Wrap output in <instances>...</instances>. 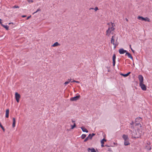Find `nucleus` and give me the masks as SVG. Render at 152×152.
<instances>
[{
    "mask_svg": "<svg viewBox=\"0 0 152 152\" xmlns=\"http://www.w3.org/2000/svg\"><path fill=\"white\" fill-rule=\"evenodd\" d=\"M110 25L108 29L106 31V35L107 36H109L110 34H113L114 32L115 29L114 27L115 26L114 24L112 23L108 24Z\"/></svg>",
    "mask_w": 152,
    "mask_h": 152,
    "instance_id": "1",
    "label": "nucleus"
},
{
    "mask_svg": "<svg viewBox=\"0 0 152 152\" xmlns=\"http://www.w3.org/2000/svg\"><path fill=\"white\" fill-rule=\"evenodd\" d=\"M130 136H131L132 138H139L140 137V135H137V133L135 130H133L132 131V130H130Z\"/></svg>",
    "mask_w": 152,
    "mask_h": 152,
    "instance_id": "2",
    "label": "nucleus"
},
{
    "mask_svg": "<svg viewBox=\"0 0 152 152\" xmlns=\"http://www.w3.org/2000/svg\"><path fill=\"white\" fill-rule=\"evenodd\" d=\"M118 37H115L113 36L112 37L111 39V42L113 45H114V48H115L116 46L118 45V43L117 42Z\"/></svg>",
    "mask_w": 152,
    "mask_h": 152,
    "instance_id": "3",
    "label": "nucleus"
},
{
    "mask_svg": "<svg viewBox=\"0 0 152 152\" xmlns=\"http://www.w3.org/2000/svg\"><path fill=\"white\" fill-rule=\"evenodd\" d=\"M20 98V94L17 92H16L15 94V98L17 102H19V99Z\"/></svg>",
    "mask_w": 152,
    "mask_h": 152,
    "instance_id": "4",
    "label": "nucleus"
},
{
    "mask_svg": "<svg viewBox=\"0 0 152 152\" xmlns=\"http://www.w3.org/2000/svg\"><path fill=\"white\" fill-rule=\"evenodd\" d=\"M137 18L139 20H145V21H147L148 22H150L149 19L147 18H145L142 17L138 16Z\"/></svg>",
    "mask_w": 152,
    "mask_h": 152,
    "instance_id": "5",
    "label": "nucleus"
},
{
    "mask_svg": "<svg viewBox=\"0 0 152 152\" xmlns=\"http://www.w3.org/2000/svg\"><path fill=\"white\" fill-rule=\"evenodd\" d=\"M140 86L142 90L145 91L146 90V86L143 83H140Z\"/></svg>",
    "mask_w": 152,
    "mask_h": 152,
    "instance_id": "6",
    "label": "nucleus"
},
{
    "mask_svg": "<svg viewBox=\"0 0 152 152\" xmlns=\"http://www.w3.org/2000/svg\"><path fill=\"white\" fill-rule=\"evenodd\" d=\"M138 78L140 81V83H143V77L142 75H139L138 76Z\"/></svg>",
    "mask_w": 152,
    "mask_h": 152,
    "instance_id": "7",
    "label": "nucleus"
},
{
    "mask_svg": "<svg viewBox=\"0 0 152 152\" xmlns=\"http://www.w3.org/2000/svg\"><path fill=\"white\" fill-rule=\"evenodd\" d=\"M118 52L120 54H122L124 53H126L127 51L126 50H124L123 48H121L119 49Z\"/></svg>",
    "mask_w": 152,
    "mask_h": 152,
    "instance_id": "8",
    "label": "nucleus"
},
{
    "mask_svg": "<svg viewBox=\"0 0 152 152\" xmlns=\"http://www.w3.org/2000/svg\"><path fill=\"white\" fill-rule=\"evenodd\" d=\"M80 97V95L71 98L70 99V100L72 101H76L79 99Z\"/></svg>",
    "mask_w": 152,
    "mask_h": 152,
    "instance_id": "9",
    "label": "nucleus"
},
{
    "mask_svg": "<svg viewBox=\"0 0 152 152\" xmlns=\"http://www.w3.org/2000/svg\"><path fill=\"white\" fill-rule=\"evenodd\" d=\"M116 55L114 54L113 56V65L115 66V64Z\"/></svg>",
    "mask_w": 152,
    "mask_h": 152,
    "instance_id": "10",
    "label": "nucleus"
},
{
    "mask_svg": "<svg viewBox=\"0 0 152 152\" xmlns=\"http://www.w3.org/2000/svg\"><path fill=\"white\" fill-rule=\"evenodd\" d=\"M88 152H96L95 149L93 148H88Z\"/></svg>",
    "mask_w": 152,
    "mask_h": 152,
    "instance_id": "11",
    "label": "nucleus"
},
{
    "mask_svg": "<svg viewBox=\"0 0 152 152\" xmlns=\"http://www.w3.org/2000/svg\"><path fill=\"white\" fill-rule=\"evenodd\" d=\"M122 137L124 140V141L127 140L128 139V135L125 134H124L122 136Z\"/></svg>",
    "mask_w": 152,
    "mask_h": 152,
    "instance_id": "12",
    "label": "nucleus"
},
{
    "mask_svg": "<svg viewBox=\"0 0 152 152\" xmlns=\"http://www.w3.org/2000/svg\"><path fill=\"white\" fill-rule=\"evenodd\" d=\"M80 128L81 129H82V131L83 132H86V133H87L88 132V131L87 130L86 128H85V127H80Z\"/></svg>",
    "mask_w": 152,
    "mask_h": 152,
    "instance_id": "13",
    "label": "nucleus"
},
{
    "mask_svg": "<svg viewBox=\"0 0 152 152\" xmlns=\"http://www.w3.org/2000/svg\"><path fill=\"white\" fill-rule=\"evenodd\" d=\"M145 148L148 150V151H150L151 150V147L150 145L149 144H148V145H147L146 146Z\"/></svg>",
    "mask_w": 152,
    "mask_h": 152,
    "instance_id": "14",
    "label": "nucleus"
},
{
    "mask_svg": "<svg viewBox=\"0 0 152 152\" xmlns=\"http://www.w3.org/2000/svg\"><path fill=\"white\" fill-rule=\"evenodd\" d=\"M9 109H7L6 111V115L5 117L7 118L9 117Z\"/></svg>",
    "mask_w": 152,
    "mask_h": 152,
    "instance_id": "15",
    "label": "nucleus"
},
{
    "mask_svg": "<svg viewBox=\"0 0 152 152\" xmlns=\"http://www.w3.org/2000/svg\"><path fill=\"white\" fill-rule=\"evenodd\" d=\"M15 119L14 118H13V123L12 125V126L13 128L15 126Z\"/></svg>",
    "mask_w": 152,
    "mask_h": 152,
    "instance_id": "16",
    "label": "nucleus"
},
{
    "mask_svg": "<svg viewBox=\"0 0 152 152\" xmlns=\"http://www.w3.org/2000/svg\"><path fill=\"white\" fill-rule=\"evenodd\" d=\"M126 55H127V56L129 58H130L132 59H133L132 57V56H131V54L130 53H129L128 52H126Z\"/></svg>",
    "mask_w": 152,
    "mask_h": 152,
    "instance_id": "17",
    "label": "nucleus"
},
{
    "mask_svg": "<svg viewBox=\"0 0 152 152\" xmlns=\"http://www.w3.org/2000/svg\"><path fill=\"white\" fill-rule=\"evenodd\" d=\"M131 73L130 72H129L128 73L126 74H123L122 73H121L120 75L123 76H124V77H127V76L130 73Z\"/></svg>",
    "mask_w": 152,
    "mask_h": 152,
    "instance_id": "18",
    "label": "nucleus"
},
{
    "mask_svg": "<svg viewBox=\"0 0 152 152\" xmlns=\"http://www.w3.org/2000/svg\"><path fill=\"white\" fill-rule=\"evenodd\" d=\"M142 119L140 117H138L135 119V122H140L141 121Z\"/></svg>",
    "mask_w": 152,
    "mask_h": 152,
    "instance_id": "19",
    "label": "nucleus"
},
{
    "mask_svg": "<svg viewBox=\"0 0 152 152\" xmlns=\"http://www.w3.org/2000/svg\"><path fill=\"white\" fill-rule=\"evenodd\" d=\"M130 143L127 140L124 141V145H128L130 144Z\"/></svg>",
    "mask_w": 152,
    "mask_h": 152,
    "instance_id": "20",
    "label": "nucleus"
},
{
    "mask_svg": "<svg viewBox=\"0 0 152 152\" xmlns=\"http://www.w3.org/2000/svg\"><path fill=\"white\" fill-rule=\"evenodd\" d=\"M59 45V43L57 42H55L52 45V46L53 47H56V46H58V45Z\"/></svg>",
    "mask_w": 152,
    "mask_h": 152,
    "instance_id": "21",
    "label": "nucleus"
},
{
    "mask_svg": "<svg viewBox=\"0 0 152 152\" xmlns=\"http://www.w3.org/2000/svg\"><path fill=\"white\" fill-rule=\"evenodd\" d=\"M103 141H106V140L104 139H103L102 140H101V144H102V145H101V146L102 147H103L104 146V142H103Z\"/></svg>",
    "mask_w": 152,
    "mask_h": 152,
    "instance_id": "22",
    "label": "nucleus"
},
{
    "mask_svg": "<svg viewBox=\"0 0 152 152\" xmlns=\"http://www.w3.org/2000/svg\"><path fill=\"white\" fill-rule=\"evenodd\" d=\"M3 27L4 28L7 30H8L9 29V27L7 25H4L3 24L1 26Z\"/></svg>",
    "mask_w": 152,
    "mask_h": 152,
    "instance_id": "23",
    "label": "nucleus"
},
{
    "mask_svg": "<svg viewBox=\"0 0 152 152\" xmlns=\"http://www.w3.org/2000/svg\"><path fill=\"white\" fill-rule=\"evenodd\" d=\"M86 137V134H83L81 136V138L82 139H84Z\"/></svg>",
    "mask_w": 152,
    "mask_h": 152,
    "instance_id": "24",
    "label": "nucleus"
},
{
    "mask_svg": "<svg viewBox=\"0 0 152 152\" xmlns=\"http://www.w3.org/2000/svg\"><path fill=\"white\" fill-rule=\"evenodd\" d=\"M89 139L91 140L92 139V137L91 135V134H89L87 137Z\"/></svg>",
    "mask_w": 152,
    "mask_h": 152,
    "instance_id": "25",
    "label": "nucleus"
},
{
    "mask_svg": "<svg viewBox=\"0 0 152 152\" xmlns=\"http://www.w3.org/2000/svg\"><path fill=\"white\" fill-rule=\"evenodd\" d=\"M69 80V81L65 82V83H64V84H65V85H67V84H69V83L70 82V80Z\"/></svg>",
    "mask_w": 152,
    "mask_h": 152,
    "instance_id": "26",
    "label": "nucleus"
},
{
    "mask_svg": "<svg viewBox=\"0 0 152 152\" xmlns=\"http://www.w3.org/2000/svg\"><path fill=\"white\" fill-rule=\"evenodd\" d=\"M40 9H38L35 12H34L33 13V14L34 15V14H35V13L39 11H40Z\"/></svg>",
    "mask_w": 152,
    "mask_h": 152,
    "instance_id": "27",
    "label": "nucleus"
},
{
    "mask_svg": "<svg viewBox=\"0 0 152 152\" xmlns=\"http://www.w3.org/2000/svg\"><path fill=\"white\" fill-rule=\"evenodd\" d=\"M13 8H19V7L18 6L15 5L12 7Z\"/></svg>",
    "mask_w": 152,
    "mask_h": 152,
    "instance_id": "28",
    "label": "nucleus"
},
{
    "mask_svg": "<svg viewBox=\"0 0 152 152\" xmlns=\"http://www.w3.org/2000/svg\"><path fill=\"white\" fill-rule=\"evenodd\" d=\"M76 126V124L75 123H74V124L73 125L71 126V129H73Z\"/></svg>",
    "mask_w": 152,
    "mask_h": 152,
    "instance_id": "29",
    "label": "nucleus"
},
{
    "mask_svg": "<svg viewBox=\"0 0 152 152\" xmlns=\"http://www.w3.org/2000/svg\"><path fill=\"white\" fill-rule=\"evenodd\" d=\"M89 138H88V137H86L85 139L84 140V142H86V141H87L88 140H89Z\"/></svg>",
    "mask_w": 152,
    "mask_h": 152,
    "instance_id": "30",
    "label": "nucleus"
},
{
    "mask_svg": "<svg viewBox=\"0 0 152 152\" xmlns=\"http://www.w3.org/2000/svg\"><path fill=\"white\" fill-rule=\"evenodd\" d=\"M94 10H95V11H96L97 10H98V9L97 7H96L94 8Z\"/></svg>",
    "mask_w": 152,
    "mask_h": 152,
    "instance_id": "31",
    "label": "nucleus"
},
{
    "mask_svg": "<svg viewBox=\"0 0 152 152\" xmlns=\"http://www.w3.org/2000/svg\"><path fill=\"white\" fill-rule=\"evenodd\" d=\"M1 21H2V20L1 19H0V24H1V26H2V25H3V24H2Z\"/></svg>",
    "mask_w": 152,
    "mask_h": 152,
    "instance_id": "32",
    "label": "nucleus"
},
{
    "mask_svg": "<svg viewBox=\"0 0 152 152\" xmlns=\"http://www.w3.org/2000/svg\"><path fill=\"white\" fill-rule=\"evenodd\" d=\"M131 49L132 50V51L133 52V53H134V50L132 48H131Z\"/></svg>",
    "mask_w": 152,
    "mask_h": 152,
    "instance_id": "33",
    "label": "nucleus"
},
{
    "mask_svg": "<svg viewBox=\"0 0 152 152\" xmlns=\"http://www.w3.org/2000/svg\"><path fill=\"white\" fill-rule=\"evenodd\" d=\"M95 135V134H94V133H92L91 134V135L92 136V137H93Z\"/></svg>",
    "mask_w": 152,
    "mask_h": 152,
    "instance_id": "34",
    "label": "nucleus"
},
{
    "mask_svg": "<svg viewBox=\"0 0 152 152\" xmlns=\"http://www.w3.org/2000/svg\"><path fill=\"white\" fill-rule=\"evenodd\" d=\"M130 124L132 125H133L134 124V122L132 121L131 123H130Z\"/></svg>",
    "mask_w": 152,
    "mask_h": 152,
    "instance_id": "35",
    "label": "nucleus"
},
{
    "mask_svg": "<svg viewBox=\"0 0 152 152\" xmlns=\"http://www.w3.org/2000/svg\"><path fill=\"white\" fill-rule=\"evenodd\" d=\"M31 17V16H28L27 18V20H28Z\"/></svg>",
    "mask_w": 152,
    "mask_h": 152,
    "instance_id": "36",
    "label": "nucleus"
},
{
    "mask_svg": "<svg viewBox=\"0 0 152 152\" xmlns=\"http://www.w3.org/2000/svg\"><path fill=\"white\" fill-rule=\"evenodd\" d=\"M28 2H29V3L32 2H33V1L32 0H31V1H29Z\"/></svg>",
    "mask_w": 152,
    "mask_h": 152,
    "instance_id": "37",
    "label": "nucleus"
},
{
    "mask_svg": "<svg viewBox=\"0 0 152 152\" xmlns=\"http://www.w3.org/2000/svg\"><path fill=\"white\" fill-rule=\"evenodd\" d=\"M26 17V15H23L22 16V17L23 18H24V17Z\"/></svg>",
    "mask_w": 152,
    "mask_h": 152,
    "instance_id": "38",
    "label": "nucleus"
},
{
    "mask_svg": "<svg viewBox=\"0 0 152 152\" xmlns=\"http://www.w3.org/2000/svg\"><path fill=\"white\" fill-rule=\"evenodd\" d=\"M0 127L1 128L3 127V126H2L1 124H0Z\"/></svg>",
    "mask_w": 152,
    "mask_h": 152,
    "instance_id": "39",
    "label": "nucleus"
},
{
    "mask_svg": "<svg viewBox=\"0 0 152 152\" xmlns=\"http://www.w3.org/2000/svg\"><path fill=\"white\" fill-rule=\"evenodd\" d=\"M1 129H2V130L4 131V127H3L2 128H1Z\"/></svg>",
    "mask_w": 152,
    "mask_h": 152,
    "instance_id": "40",
    "label": "nucleus"
},
{
    "mask_svg": "<svg viewBox=\"0 0 152 152\" xmlns=\"http://www.w3.org/2000/svg\"><path fill=\"white\" fill-rule=\"evenodd\" d=\"M76 82V81L74 80H73V81H71L72 82Z\"/></svg>",
    "mask_w": 152,
    "mask_h": 152,
    "instance_id": "41",
    "label": "nucleus"
},
{
    "mask_svg": "<svg viewBox=\"0 0 152 152\" xmlns=\"http://www.w3.org/2000/svg\"><path fill=\"white\" fill-rule=\"evenodd\" d=\"M76 83H79V82L78 81H76V82H75Z\"/></svg>",
    "mask_w": 152,
    "mask_h": 152,
    "instance_id": "42",
    "label": "nucleus"
},
{
    "mask_svg": "<svg viewBox=\"0 0 152 152\" xmlns=\"http://www.w3.org/2000/svg\"><path fill=\"white\" fill-rule=\"evenodd\" d=\"M94 8H91L90 9V10H91V9H92V10H93V9H94Z\"/></svg>",
    "mask_w": 152,
    "mask_h": 152,
    "instance_id": "43",
    "label": "nucleus"
},
{
    "mask_svg": "<svg viewBox=\"0 0 152 152\" xmlns=\"http://www.w3.org/2000/svg\"><path fill=\"white\" fill-rule=\"evenodd\" d=\"M139 124V123H136V125H138V124Z\"/></svg>",
    "mask_w": 152,
    "mask_h": 152,
    "instance_id": "44",
    "label": "nucleus"
},
{
    "mask_svg": "<svg viewBox=\"0 0 152 152\" xmlns=\"http://www.w3.org/2000/svg\"><path fill=\"white\" fill-rule=\"evenodd\" d=\"M129 46H130V48H131V46L130 45H129Z\"/></svg>",
    "mask_w": 152,
    "mask_h": 152,
    "instance_id": "45",
    "label": "nucleus"
},
{
    "mask_svg": "<svg viewBox=\"0 0 152 152\" xmlns=\"http://www.w3.org/2000/svg\"><path fill=\"white\" fill-rule=\"evenodd\" d=\"M9 23V24H10L11 23Z\"/></svg>",
    "mask_w": 152,
    "mask_h": 152,
    "instance_id": "46",
    "label": "nucleus"
},
{
    "mask_svg": "<svg viewBox=\"0 0 152 152\" xmlns=\"http://www.w3.org/2000/svg\"><path fill=\"white\" fill-rule=\"evenodd\" d=\"M126 20L127 21H128V19H126Z\"/></svg>",
    "mask_w": 152,
    "mask_h": 152,
    "instance_id": "47",
    "label": "nucleus"
},
{
    "mask_svg": "<svg viewBox=\"0 0 152 152\" xmlns=\"http://www.w3.org/2000/svg\"><path fill=\"white\" fill-rule=\"evenodd\" d=\"M104 141H103V142H104Z\"/></svg>",
    "mask_w": 152,
    "mask_h": 152,
    "instance_id": "48",
    "label": "nucleus"
}]
</instances>
